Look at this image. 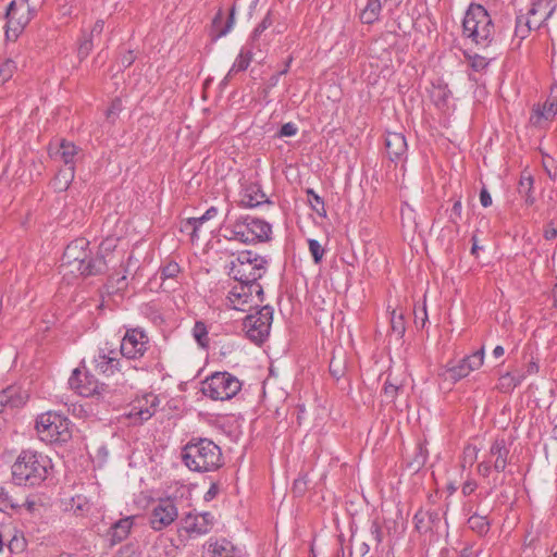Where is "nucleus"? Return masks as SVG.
<instances>
[{"mask_svg":"<svg viewBox=\"0 0 557 557\" xmlns=\"http://www.w3.org/2000/svg\"><path fill=\"white\" fill-rule=\"evenodd\" d=\"M103 27H104V22L102 20H98L95 23L90 35L92 36L95 34H97V35L101 34V32L103 30Z\"/></svg>","mask_w":557,"mask_h":557,"instance_id":"62","label":"nucleus"},{"mask_svg":"<svg viewBox=\"0 0 557 557\" xmlns=\"http://www.w3.org/2000/svg\"><path fill=\"white\" fill-rule=\"evenodd\" d=\"M263 287L259 283V280H252V277L246 276V304L249 301L248 298H250V301L257 298L259 302H263Z\"/></svg>","mask_w":557,"mask_h":557,"instance_id":"32","label":"nucleus"},{"mask_svg":"<svg viewBox=\"0 0 557 557\" xmlns=\"http://www.w3.org/2000/svg\"><path fill=\"white\" fill-rule=\"evenodd\" d=\"M381 11L380 0H368L366 8L360 13V20L363 24H373L379 20Z\"/></svg>","mask_w":557,"mask_h":557,"instance_id":"29","label":"nucleus"},{"mask_svg":"<svg viewBox=\"0 0 557 557\" xmlns=\"http://www.w3.org/2000/svg\"><path fill=\"white\" fill-rule=\"evenodd\" d=\"M180 272V267L175 262L168 263L161 271V277L163 278H172L177 275Z\"/></svg>","mask_w":557,"mask_h":557,"instance_id":"47","label":"nucleus"},{"mask_svg":"<svg viewBox=\"0 0 557 557\" xmlns=\"http://www.w3.org/2000/svg\"><path fill=\"white\" fill-rule=\"evenodd\" d=\"M35 430L40 441L46 443H65L72 437L70 420L57 411H47L37 416Z\"/></svg>","mask_w":557,"mask_h":557,"instance_id":"5","label":"nucleus"},{"mask_svg":"<svg viewBox=\"0 0 557 557\" xmlns=\"http://www.w3.org/2000/svg\"><path fill=\"white\" fill-rule=\"evenodd\" d=\"M178 517V510L172 498L159 499L153 505L150 513V525L156 531H161L171 525Z\"/></svg>","mask_w":557,"mask_h":557,"instance_id":"11","label":"nucleus"},{"mask_svg":"<svg viewBox=\"0 0 557 557\" xmlns=\"http://www.w3.org/2000/svg\"><path fill=\"white\" fill-rule=\"evenodd\" d=\"M18 506L16 499L10 495V493L4 488L0 487V511H8L9 509H14Z\"/></svg>","mask_w":557,"mask_h":557,"instance_id":"41","label":"nucleus"},{"mask_svg":"<svg viewBox=\"0 0 557 557\" xmlns=\"http://www.w3.org/2000/svg\"><path fill=\"white\" fill-rule=\"evenodd\" d=\"M478 448L472 445H468L463 450V467L468 463L472 466L478 458Z\"/></svg>","mask_w":557,"mask_h":557,"instance_id":"45","label":"nucleus"},{"mask_svg":"<svg viewBox=\"0 0 557 557\" xmlns=\"http://www.w3.org/2000/svg\"><path fill=\"white\" fill-rule=\"evenodd\" d=\"M117 238L114 237H108L106 238L99 246V256L96 259H101L102 261H106V256L113 251L116 247Z\"/></svg>","mask_w":557,"mask_h":557,"instance_id":"44","label":"nucleus"},{"mask_svg":"<svg viewBox=\"0 0 557 557\" xmlns=\"http://www.w3.org/2000/svg\"><path fill=\"white\" fill-rule=\"evenodd\" d=\"M218 214V209L215 207L209 208L199 218H189L187 223L193 226V236H196L200 227L207 223L208 221L215 218Z\"/></svg>","mask_w":557,"mask_h":557,"instance_id":"35","label":"nucleus"},{"mask_svg":"<svg viewBox=\"0 0 557 557\" xmlns=\"http://www.w3.org/2000/svg\"><path fill=\"white\" fill-rule=\"evenodd\" d=\"M110 286L112 287V289H114L115 292H119V290H122L126 287L127 283H126V275H122V276H111L110 277Z\"/></svg>","mask_w":557,"mask_h":557,"instance_id":"49","label":"nucleus"},{"mask_svg":"<svg viewBox=\"0 0 557 557\" xmlns=\"http://www.w3.org/2000/svg\"><path fill=\"white\" fill-rule=\"evenodd\" d=\"M272 238V225L267 221L246 215V244L267 243Z\"/></svg>","mask_w":557,"mask_h":557,"instance_id":"13","label":"nucleus"},{"mask_svg":"<svg viewBox=\"0 0 557 557\" xmlns=\"http://www.w3.org/2000/svg\"><path fill=\"white\" fill-rule=\"evenodd\" d=\"M89 243L85 238L73 240L64 250L60 265L63 276H88L102 273L107 261L91 258Z\"/></svg>","mask_w":557,"mask_h":557,"instance_id":"1","label":"nucleus"},{"mask_svg":"<svg viewBox=\"0 0 557 557\" xmlns=\"http://www.w3.org/2000/svg\"><path fill=\"white\" fill-rule=\"evenodd\" d=\"M242 383L228 373H214L208 377L202 385V393L212 399H230L236 395Z\"/></svg>","mask_w":557,"mask_h":557,"instance_id":"7","label":"nucleus"},{"mask_svg":"<svg viewBox=\"0 0 557 557\" xmlns=\"http://www.w3.org/2000/svg\"><path fill=\"white\" fill-rule=\"evenodd\" d=\"M25 547V541L23 537L13 536L8 544V548L11 553H20Z\"/></svg>","mask_w":557,"mask_h":557,"instance_id":"48","label":"nucleus"},{"mask_svg":"<svg viewBox=\"0 0 557 557\" xmlns=\"http://www.w3.org/2000/svg\"><path fill=\"white\" fill-rule=\"evenodd\" d=\"M272 205L269 197L263 193L257 180L246 186V208H258Z\"/></svg>","mask_w":557,"mask_h":557,"instance_id":"22","label":"nucleus"},{"mask_svg":"<svg viewBox=\"0 0 557 557\" xmlns=\"http://www.w3.org/2000/svg\"><path fill=\"white\" fill-rule=\"evenodd\" d=\"M51 468V460L35 450H22L12 466V476L18 485H37L42 482Z\"/></svg>","mask_w":557,"mask_h":557,"instance_id":"2","label":"nucleus"},{"mask_svg":"<svg viewBox=\"0 0 557 557\" xmlns=\"http://www.w3.org/2000/svg\"><path fill=\"white\" fill-rule=\"evenodd\" d=\"M239 228L240 225H237L236 230L232 232L234 236L230 237V239H238L239 242H244V233Z\"/></svg>","mask_w":557,"mask_h":557,"instance_id":"64","label":"nucleus"},{"mask_svg":"<svg viewBox=\"0 0 557 557\" xmlns=\"http://www.w3.org/2000/svg\"><path fill=\"white\" fill-rule=\"evenodd\" d=\"M246 264L251 267V271L246 276L252 277V280H260L268 272L269 258L251 250H246Z\"/></svg>","mask_w":557,"mask_h":557,"instance_id":"21","label":"nucleus"},{"mask_svg":"<svg viewBox=\"0 0 557 557\" xmlns=\"http://www.w3.org/2000/svg\"><path fill=\"white\" fill-rule=\"evenodd\" d=\"M484 358L485 350L482 346L473 354L460 359L457 363L448 362L438 375L444 380H449L453 383H456L467 377L471 372L479 370L484 363Z\"/></svg>","mask_w":557,"mask_h":557,"instance_id":"8","label":"nucleus"},{"mask_svg":"<svg viewBox=\"0 0 557 557\" xmlns=\"http://www.w3.org/2000/svg\"><path fill=\"white\" fill-rule=\"evenodd\" d=\"M116 364L117 360L115 358H110L106 355H99L98 358L95 359L96 370L101 373H113Z\"/></svg>","mask_w":557,"mask_h":557,"instance_id":"36","label":"nucleus"},{"mask_svg":"<svg viewBox=\"0 0 557 557\" xmlns=\"http://www.w3.org/2000/svg\"><path fill=\"white\" fill-rule=\"evenodd\" d=\"M461 212H462L461 201L457 200V201H455V203L451 207V215L450 216L453 218V215H455L457 219H460Z\"/></svg>","mask_w":557,"mask_h":557,"instance_id":"60","label":"nucleus"},{"mask_svg":"<svg viewBox=\"0 0 557 557\" xmlns=\"http://www.w3.org/2000/svg\"><path fill=\"white\" fill-rule=\"evenodd\" d=\"M73 389L84 397H103L108 394V386L100 383L92 374L75 369L69 380Z\"/></svg>","mask_w":557,"mask_h":557,"instance_id":"10","label":"nucleus"},{"mask_svg":"<svg viewBox=\"0 0 557 557\" xmlns=\"http://www.w3.org/2000/svg\"><path fill=\"white\" fill-rule=\"evenodd\" d=\"M244 262L240 261V258H237V262L232 261L228 267V275L235 282V284H244V272L243 267Z\"/></svg>","mask_w":557,"mask_h":557,"instance_id":"42","label":"nucleus"},{"mask_svg":"<svg viewBox=\"0 0 557 557\" xmlns=\"http://www.w3.org/2000/svg\"><path fill=\"white\" fill-rule=\"evenodd\" d=\"M482 247L478 244V238L475 235L472 236V247H471V253L475 257H478L479 250H481Z\"/></svg>","mask_w":557,"mask_h":557,"instance_id":"63","label":"nucleus"},{"mask_svg":"<svg viewBox=\"0 0 557 557\" xmlns=\"http://www.w3.org/2000/svg\"><path fill=\"white\" fill-rule=\"evenodd\" d=\"M225 305L227 308L242 311L244 306V284H235L226 295Z\"/></svg>","mask_w":557,"mask_h":557,"instance_id":"27","label":"nucleus"},{"mask_svg":"<svg viewBox=\"0 0 557 557\" xmlns=\"http://www.w3.org/2000/svg\"><path fill=\"white\" fill-rule=\"evenodd\" d=\"M29 398L28 391L21 386H9L0 392V412L5 408H18L26 404Z\"/></svg>","mask_w":557,"mask_h":557,"instance_id":"18","label":"nucleus"},{"mask_svg":"<svg viewBox=\"0 0 557 557\" xmlns=\"http://www.w3.org/2000/svg\"><path fill=\"white\" fill-rule=\"evenodd\" d=\"M272 25V18H271V15L270 13H268L263 20L261 21V23L255 28L253 33H252V40H256L258 39V37L269 27Z\"/></svg>","mask_w":557,"mask_h":557,"instance_id":"46","label":"nucleus"},{"mask_svg":"<svg viewBox=\"0 0 557 557\" xmlns=\"http://www.w3.org/2000/svg\"><path fill=\"white\" fill-rule=\"evenodd\" d=\"M532 29H537V27L533 26L530 17L524 15H518L516 20V28H515V37L523 40L527 38Z\"/></svg>","mask_w":557,"mask_h":557,"instance_id":"31","label":"nucleus"},{"mask_svg":"<svg viewBox=\"0 0 557 557\" xmlns=\"http://www.w3.org/2000/svg\"><path fill=\"white\" fill-rule=\"evenodd\" d=\"M213 524V517L210 512L201 515L188 513L182 519V529L190 536H199L208 533Z\"/></svg>","mask_w":557,"mask_h":557,"instance_id":"14","label":"nucleus"},{"mask_svg":"<svg viewBox=\"0 0 557 557\" xmlns=\"http://www.w3.org/2000/svg\"><path fill=\"white\" fill-rule=\"evenodd\" d=\"M92 48L91 39L84 38L78 48V55L81 59L86 58Z\"/></svg>","mask_w":557,"mask_h":557,"instance_id":"53","label":"nucleus"},{"mask_svg":"<svg viewBox=\"0 0 557 557\" xmlns=\"http://www.w3.org/2000/svg\"><path fill=\"white\" fill-rule=\"evenodd\" d=\"M535 116V123H540V121L553 120L557 114V88L550 90V95L546 99L543 106H539L533 110Z\"/></svg>","mask_w":557,"mask_h":557,"instance_id":"24","label":"nucleus"},{"mask_svg":"<svg viewBox=\"0 0 557 557\" xmlns=\"http://www.w3.org/2000/svg\"><path fill=\"white\" fill-rule=\"evenodd\" d=\"M298 132V127L296 124L288 122L282 125L280 129V136L282 137H292L295 136Z\"/></svg>","mask_w":557,"mask_h":557,"instance_id":"52","label":"nucleus"},{"mask_svg":"<svg viewBox=\"0 0 557 557\" xmlns=\"http://www.w3.org/2000/svg\"><path fill=\"white\" fill-rule=\"evenodd\" d=\"M133 520L134 517H126L120 519L111 527L109 535L112 545L124 541L128 536L131 529L133 527Z\"/></svg>","mask_w":557,"mask_h":557,"instance_id":"25","label":"nucleus"},{"mask_svg":"<svg viewBox=\"0 0 557 557\" xmlns=\"http://www.w3.org/2000/svg\"><path fill=\"white\" fill-rule=\"evenodd\" d=\"M540 370V367L536 361L531 360L528 364L524 371H517L518 374H525V377L528 375L536 374Z\"/></svg>","mask_w":557,"mask_h":557,"instance_id":"55","label":"nucleus"},{"mask_svg":"<svg viewBox=\"0 0 557 557\" xmlns=\"http://www.w3.org/2000/svg\"><path fill=\"white\" fill-rule=\"evenodd\" d=\"M466 58H467L471 69L475 72L485 71L488 67L490 62H491L490 59H487L483 55L476 54V53L466 54Z\"/></svg>","mask_w":557,"mask_h":557,"instance_id":"38","label":"nucleus"},{"mask_svg":"<svg viewBox=\"0 0 557 557\" xmlns=\"http://www.w3.org/2000/svg\"><path fill=\"white\" fill-rule=\"evenodd\" d=\"M193 335L201 347L208 346V330L203 322L198 321L195 323Z\"/></svg>","mask_w":557,"mask_h":557,"instance_id":"40","label":"nucleus"},{"mask_svg":"<svg viewBox=\"0 0 557 557\" xmlns=\"http://www.w3.org/2000/svg\"><path fill=\"white\" fill-rule=\"evenodd\" d=\"M224 550L225 548L219 543L209 545V552L212 553V557H227L224 555Z\"/></svg>","mask_w":557,"mask_h":557,"instance_id":"56","label":"nucleus"},{"mask_svg":"<svg viewBox=\"0 0 557 557\" xmlns=\"http://www.w3.org/2000/svg\"><path fill=\"white\" fill-rule=\"evenodd\" d=\"M234 25V8L228 10L227 13L219 11L212 21L211 37L218 39L226 35Z\"/></svg>","mask_w":557,"mask_h":557,"instance_id":"20","label":"nucleus"},{"mask_svg":"<svg viewBox=\"0 0 557 557\" xmlns=\"http://www.w3.org/2000/svg\"><path fill=\"white\" fill-rule=\"evenodd\" d=\"M468 527L471 531L475 532L479 536H484L491 529V521L487 516H482L476 512L468 518Z\"/></svg>","mask_w":557,"mask_h":557,"instance_id":"28","label":"nucleus"},{"mask_svg":"<svg viewBox=\"0 0 557 557\" xmlns=\"http://www.w3.org/2000/svg\"><path fill=\"white\" fill-rule=\"evenodd\" d=\"M218 494V486L215 484H212L210 488L205 494V500L209 502L215 497Z\"/></svg>","mask_w":557,"mask_h":557,"instance_id":"61","label":"nucleus"},{"mask_svg":"<svg viewBox=\"0 0 557 557\" xmlns=\"http://www.w3.org/2000/svg\"><path fill=\"white\" fill-rule=\"evenodd\" d=\"M78 149L77 147L66 140H62L59 144V147L55 151L52 152V156L60 157V159L69 166H74V158L77 156Z\"/></svg>","mask_w":557,"mask_h":557,"instance_id":"26","label":"nucleus"},{"mask_svg":"<svg viewBox=\"0 0 557 557\" xmlns=\"http://www.w3.org/2000/svg\"><path fill=\"white\" fill-rule=\"evenodd\" d=\"M556 5V0H535L527 15L533 26L540 28L554 14Z\"/></svg>","mask_w":557,"mask_h":557,"instance_id":"17","label":"nucleus"},{"mask_svg":"<svg viewBox=\"0 0 557 557\" xmlns=\"http://www.w3.org/2000/svg\"><path fill=\"white\" fill-rule=\"evenodd\" d=\"M30 18L28 0L11 1L7 10V38L16 39Z\"/></svg>","mask_w":557,"mask_h":557,"instance_id":"9","label":"nucleus"},{"mask_svg":"<svg viewBox=\"0 0 557 557\" xmlns=\"http://www.w3.org/2000/svg\"><path fill=\"white\" fill-rule=\"evenodd\" d=\"M480 202L484 208H487L492 205V197L486 188H483L480 191Z\"/></svg>","mask_w":557,"mask_h":557,"instance_id":"58","label":"nucleus"},{"mask_svg":"<svg viewBox=\"0 0 557 557\" xmlns=\"http://www.w3.org/2000/svg\"><path fill=\"white\" fill-rule=\"evenodd\" d=\"M462 35L480 47H488L494 40L495 25L487 10L471 3L462 21Z\"/></svg>","mask_w":557,"mask_h":557,"instance_id":"3","label":"nucleus"},{"mask_svg":"<svg viewBox=\"0 0 557 557\" xmlns=\"http://www.w3.org/2000/svg\"><path fill=\"white\" fill-rule=\"evenodd\" d=\"M244 69V51L240 50L238 57L233 65V67L228 71L226 78L232 77Z\"/></svg>","mask_w":557,"mask_h":557,"instance_id":"51","label":"nucleus"},{"mask_svg":"<svg viewBox=\"0 0 557 557\" xmlns=\"http://www.w3.org/2000/svg\"><path fill=\"white\" fill-rule=\"evenodd\" d=\"M509 449L504 438H496L490 447V456L495 457L493 468L495 471H504L508 463Z\"/></svg>","mask_w":557,"mask_h":557,"instance_id":"23","label":"nucleus"},{"mask_svg":"<svg viewBox=\"0 0 557 557\" xmlns=\"http://www.w3.org/2000/svg\"><path fill=\"white\" fill-rule=\"evenodd\" d=\"M66 510L72 511L76 516H83L89 510V503L86 497L77 495L71 499L70 506Z\"/></svg>","mask_w":557,"mask_h":557,"instance_id":"37","label":"nucleus"},{"mask_svg":"<svg viewBox=\"0 0 557 557\" xmlns=\"http://www.w3.org/2000/svg\"><path fill=\"white\" fill-rule=\"evenodd\" d=\"M74 178V166L61 170L53 180L54 189L58 191L66 190Z\"/></svg>","mask_w":557,"mask_h":557,"instance_id":"33","label":"nucleus"},{"mask_svg":"<svg viewBox=\"0 0 557 557\" xmlns=\"http://www.w3.org/2000/svg\"><path fill=\"white\" fill-rule=\"evenodd\" d=\"M272 320L273 308L271 306H259L258 302L256 306H251L249 313L246 314V337L260 346L270 335Z\"/></svg>","mask_w":557,"mask_h":557,"instance_id":"6","label":"nucleus"},{"mask_svg":"<svg viewBox=\"0 0 557 557\" xmlns=\"http://www.w3.org/2000/svg\"><path fill=\"white\" fill-rule=\"evenodd\" d=\"M524 380L525 374L507 372L499 377V388L503 392H510L520 385Z\"/></svg>","mask_w":557,"mask_h":557,"instance_id":"30","label":"nucleus"},{"mask_svg":"<svg viewBox=\"0 0 557 557\" xmlns=\"http://www.w3.org/2000/svg\"><path fill=\"white\" fill-rule=\"evenodd\" d=\"M557 236V228L553 224H548L544 230V237L552 240Z\"/></svg>","mask_w":557,"mask_h":557,"instance_id":"59","label":"nucleus"},{"mask_svg":"<svg viewBox=\"0 0 557 557\" xmlns=\"http://www.w3.org/2000/svg\"><path fill=\"white\" fill-rule=\"evenodd\" d=\"M478 488V483L474 479L468 478L461 487V493L463 496H469L475 492Z\"/></svg>","mask_w":557,"mask_h":557,"instance_id":"50","label":"nucleus"},{"mask_svg":"<svg viewBox=\"0 0 557 557\" xmlns=\"http://www.w3.org/2000/svg\"><path fill=\"white\" fill-rule=\"evenodd\" d=\"M401 388L403 384L398 382V380L392 379V374H388L383 388V396L385 401L394 403Z\"/></svg>","mask_w":557,"mask_h":557,"instance_id":"34","label":"nucleus"},{"mask_svg":"<svg viewBox=\"0 0 557 557\" xmlns=\"http://www.w3.org/2000/svg\"><path fill=\"white\" fill-rule=\"evenodd\" d=\"M182 457L190 470L198 472L212 471L222 465L220 447L207 438L189 442L184 447Z\"/></svg>","mask_w":557,"mask_h":557,"instance_id":"4","label":"nucleus"},{"mask_svg":"<svg viewBox=\"0 0 557 557\" xmlns=\"http://www.w3.org/2000/svg\"><path fill=\"white\" fill-rule=\"evenodd\" d=\"M147 348L148 337L138 329L128 330L121 343V354L128 359L143 357Z\"/></svg>","mask_w":557,"mask_h":557,"instance_id":"12","label":"nucleus"},{"mask_svg":"<svg viewBox=\"0 0 557 557\" xmlns=\"http://www.w3.org/2000/svg\"><path fill=\"white\" fill-rule=\"evenodd\" d=\"M308 248L313 258L314 263L319 264L323 259L325 252L324 249L322 248L320 243L313 238L308 239Z\"/></svg>","mask_w":557,"mask_h":557,"instance_id":"43","label":"nucleus"},{"mask_svg":"<svg viewBox=\"0 0 557 557\" xmlns=\"http://www.w3.org/2000/svg\"><path fill=\"white\" fill-rule=\"evenodd\" d=\"M430 97L433 104L442 112L446 113L450 110L451 91L445 83L440 81L433 83L430 90Z\"/></svg>","mask_w":557,"mask_h":557,"instance_id":"19","label":"nucleus"},{"mask_svg":"<svg viewBox=\"0 0 557 557\" xmlns=\"http://www.w3.org/2000/svg\"><path fill=\"white\" fill-rule=\"evenodd\" d=\"M370 533L373 537V540L376 542V544H381L383 541V532L381 525L374 521L371 524Z\"/></svg>","mask_w":557,"mask_h":557,"instance_id":"54","label":"nucleus"},{"mask_svg":"<svg viewBox=\"0 0 557 557\" xmlns=\"http://www.w3.org/2000/svg\"><path fill=\"white\" fill-rule=\"evenodd\" d=\"M16 71V63L11 60L7 59L3 62L0 63V85L7 83Z\"/></svg>","mask_w":557,"mask_h":557,"instance_id":"39","label":"nucleus"},{"mask_svg":"<svg viewBox=\"0 0 557 557\" xmlns=\"http://www.w3.org/2000/svg\"><path fill=\"white\" fill-rule=\"evenodd\" d=\"M492 470V466L488 461H482L478 465V473L482 475L483 478H486L490 475Z\"/></svg>","mask_w":557,"mask_h":557,"instance_id":"57","label":"nucleus"},{"mask_svg":"<svg viewBox=\"0 0 557 557\" xmlns=\"http://www.w3.org/2000/svg\"><path fill=\"white\" fill-rule=\"evenodd\" d=\"M158 405V397L153 394H148L133 404L128 417L135 422L147 421L154 414Z\"/></svg>","mask_w":557,"mask_h":557,"instance_id":"16","label":"nucleus"},{"mask_svg":"<svg viewBox=\"0 0 557 557\" xmlns=\"http://www.w3.org/2000/svg\"><path fill=\"white\" fill-rule=\"evenodd\" d=\"M385 147L392 162L403 163L407 160L408 145L404 134L387 132L385 135Z\"/></svg>","mask_w":557,"mask_h":557,"instance_id":"15","label":"nucleus"}]
</instances>
